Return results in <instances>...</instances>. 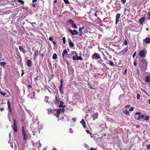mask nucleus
<instances>
[{
	"label": "nucleus",
	"mask_w": 150,
	"mask_h": 150,
	"mask_svg": "<svg viewBox=\"0 0 150 150\" xmlns=\"http://www.w3.org/2000/svg\"><path fill=\"white\" fill-rule=\"evenodd\" d=\"M22 134L23 135H26V133L23 129V127H22Z\"/></svg>",
	"instance_id": "28"
},
{
	"label": "nucleus",
	"mask_w": 150,
	"mask_h": 150,
	"mask_svg": "<svg viewBox=\"0 0 150 150\" xmlns=\"http://www.w3.org/2000/svg\"><path fill=\"white\" fill-rule=\"evenodd\" d=\"M82 60V58L81 56H77V60Z\"/></svg>",
	"instance_id": "35"
},
{
	"label": "nucleus",
	"mask_w": 150,
	"mask_h": 150,
	"mask_svg": "<svg viewBox=\"0 0 150 150\" xmlns=\"http://www.w3.org/2000/svg\"><path fill=\"white\" fill-rule=\"evenodd\" d=\"M54 115L57 117V118H59V115L57 114V113L56 112L54 114Z\"/></svg>",
	"instance_id": "39"
},
{
	"label": "nucleus",
	"mask_w": 150,
	"mask_h": 150,
	"mask_svg": "<svg viewBox=\"0 0 150 150\" xmlns=\"http://www.w3.org/2000/svg\"><path fill=\"white\" fill-rule=\"evenodd\" d=\"M69 46L71 47H74V43L71 42H70L69 43Z\"/></svg>",
	"instance_id": "29"
},
{
	"label": "nucleus",
	"mask_w": 150,
	"mask_h": 150,
	"mask_svg": "<svg viewBox=\"0 0 150 150\" xmlns=\"http://www.w3.org/2000/svg\"><path fill=\"white\" fill-rule=\"evenodd\" d=\"M1 94L3 96H5L6 95V93H3V92H1Z\"/></svg>",
	"instance_id": "49"
},
{
	"label": "nucleus",
	"mask_w": 150,
	"mask_h": 150,
	"mask_svg": "<svg viewBox=\"0 0 150 150\" xmlns=\"http://www.w3.org/2000/svg\"><path fill=\"white\" fill-rule=\"evenodd\" d=\"M145 81L147 82H150V77L148 76H146L145 77Z\"/></svg>",
	"instance_id": "21"
},
{
	"label": "nucleus",
	"mask_w": 150,
	"mask_h": 150,
	"mask_svg": "<svg viewBox=\"0 0 150 150\" xmlns=\"http://www.w3.org/2000/svg\"><path fill=\"white\" fill-rule=\"evenodd\" d=\"M38 50H36L34 51V54L33 55V58L34 60H35L36 59L37 57L38 56Z\"/></svg>",
	"instance_id": "10"
},
{
	"label": "nucleus",
	"mask_w": 150,
	"mask_h": 150,
	"mask_svg": "<svg viewBox=\"0 0 150 150\" xmlns=\"http://www.w3.org/2000/svg\"><path fill=\"white\" fill-rule=\"evenodd\" d=\"M17 1L18 2L21 3L22 5L24 3V1L22 0H17Z\"/></svg>",
	"instance_id": "33"
},
{
	"label": "nucleus",
	"mask_w": 150,
	"mask_h": 150,
	"mask_svg": "<svg viewBox=\"0 0 150 150\" xmlns=\"http://www.w3.org/2000/svg\"><path fill=\"white\" fill-rule=\"evenodd\" d=\"M39 78V76H37L36 78H35L34 79L35 81H36L38 80Z\"/></svg>",
	"instance_id": "50"
},
{
	"label": "nucleus",
	"mask_w": 150,
	"mask_h": 150,
	"mask_svg": "<svg viewBox=\"0 0 150 150\" xmlns=\"http://www.w3.org/2000/svg\"><path fill=\"white\" fill-rule=\"evenodd\" d=\"M69 132L70 133H73V130L71 129V128H70L69 129Z\"/></svg>",
	"instance_id": "48"
},
{
	"label": "nucleus",
	"mask_w": 150,
	"mask_h": 150,
	"mask_svg": "<svg viewBox=\"0 0 150 150\" xmlns=\"http://www.w3.org/2000/svg\"><path fill=\"white\" fill-rule=\"evenodd\" d=\"M23 139L24 140H26L27 139L28 137L26 135H23Z\"/></svg>",
	"instance_id": "36"
},
{
	"label": "nucleus",
	"mask_w": 150,
	"mask_h": 150,
	"mask_svg": "<svg viewBox=\"0 0 150 150\" xmlns=\"http://www.w3.org/2000/svg\"><path fill=\"white\" fill-rule=\"evenodd\" d=\"M145 20V17H142L141 18L139 19V23L142 24H143V22H144Z\"/></svg>",
	"instance_id": "16"
},
{
	"label": "nucleus",
	"mask_w": 150,
	"mask_h": 150,
	"mask_svg": "<svg viewBox=\"0 0 150 150\" xmlns=\"http://www.w3.org/2000/svg\"><path fill=\"white\" fill-rule=\"evenodd\" d=\"M77 54H76V55H74L72 57V59L74 60H77Z\"/></svg>",
	"instance_id": "26"
},
{
	"label": "nucleus",
	"mask_w": 150,
	"mask_h": 150,
	"mask_svg": "<svg viewBox=\"0 0 150 150\" xmlns=\"http://www.w3.org/2000/svg\"><path fill=\"white\" fill-rule=\"evenodd\" d=\"M60 82L61 83V84L60 85V86L59 87V89H60L61 90V89L62 88V86H63V80L61 79L60 81Z\"/></svg>",
	"instance_id": "24"
},
{
	"label": "nucleus",
	"mask_w": 150,
	"mask_h": 150,
	"mask_svg": "<svg viewBox=\"0 0 150 150\" xmlns=\"http://www.w3.org/2000/svg\"><path fill=\"white\" fill-rule=\"evenodd\" d=\"M56 100L57 101L60 102V104L59 105V107H62L64 108L65 107V105H63L64 104L63 102L62 101H59V100H57V98H56Z\"/></svg>",
	"instance_id": "9"
},
{
	"label": "nucleus",
	"mask_w": 150,
	"mask_h": 150,
	"mask_svg": "<svg viewBox=\"0 0 150 150\" xmlns=\"http://www.w3.org/2000/svg\"><path fill=\"white\" fill-rule=\"evenodd\" d=\"M62 111V110H61V109H58L57 111V114L59 115V114L61 113V111Z\"/></svg>",
	"instance_id": "34"
},
{
	"label": "nucleus",
	"mask_w": 150,
	"mask_h": 150,
	"mask_svg": "<svg viewBox=\"0 0 150 150\" xmlns=\"http://www.w3.org/2000/svg\"><path fill=\"white\" fill-rule=\"evenodd\" d=\"M84 28V27L83 26L81 27H80L79 28V30H82Z\"/></svg>",
	"instance_id": "41"
},
{
	"label": "nucleus",
	"mask_w": 150,
	"mask_h": 150,
	"mask_svg": "<svg viewBox=\"0 0 150 150\" xmlns=\"http://www.w3.org/2000/svg\"><path fill=\"white\" fill-rule=\"evenodd\" d=\"M59 91L60 92V93L61 94H62L63 93H62V89H61V90H60V89H59Z\"/></svg>",
	"instance_id": "61"
},
{
	"label": "nucleus",
	"mask_w": 150,
	"mask_h": 150,
	"mask_svg": "<svg viewBox=\"0 0 150 150\" xmlns=\"http://www.w3.org/2000/svg\"><path fill=\"white\" fill-rule=\"evenodd\" d=\"M123 112L124 114L126 115H129V111L127 109H125L123 111Z\"/></svg>",
	"instance_id": "19"
},
{
	"label": "nucleus",
	"mask_w": 150,
	"mask_h": 150,
	"mask_svg": "<svg viewBox=\"0 0 150 150\" xmlns=\"http://www.w3.org/2000/svg\"><path fill=\"white\" fill-rule=\"evenodd\" d=\"M64 1L65 4H69V1L68 0H64Z\"/></svg>",
	"instance_id": "38"
},
{
	"label": "nucleus",
	"mask_w": 150,
	"mask_h": 150,
	"mask_svg": "<svg viewBox=\"0 0 150 150\" xmlns=\"http://www.w3.org/2000/svg\"><path fill=\"white\" fill-rule=\"evenodd\" d=\"M72 120L73 121V122H74L76 121V119L74 118H73L72 119Z\"/></svg>",
	"instance_id": "60"
},
{
	"label": "nucleus",
	"mask_w": 150,
	"mask_h": 150,
	"mask_svg": "<svg viewBox=\"0 0 150 150\" xmlns=\"http://www.w3.org/2000/svg\"><path fill=\"white\" fill-rule=\"evenodd\" d=\"M140 95L139 94H137V99H138V100L140 98Z\"/></svg>",
	"instance_id": "42"
},
{
	"label": "nucleus",
	"mask_w": 150,
	"mask_h": 150,
	"mask_svg": "<svg viewBox=\"0 0 150 150\" xmlns=\"http://www.w3.org/2000/svg\"><path fill=\"white\" fill-rule=\"evenodd\" d=\"M86 132L88 133V134H91V132H90L89 130H86Z\"/></svg>",
	"instance_id": "56"
},
{
	"label": "nucleus",
	"mask_w": 150,
	"mask_h": 150,
	"mask_svg": "<svg viewBox=\"0 0 150 150\" xmlns=\"http://www.w3.org/2000/svg\"><path fill=\"white\" fill-rule=\"evenodd\" d=\"M71 53L73 55L75 54V55H76V54H77L75 51H72L71 52Z\"/></svg>",
	"instance_id": "43"
},
{
	"label": "nucleus",
	"mask_w": 150,
	"mask_h": 150,
	"mask_svg": "<svg viewBox=\"0 0 150 150\" xmlns=\"http://www.w3.org/2000/svg\"><path fill=\"white\" fill-rule=\"evenodd\" d=\"M107 61L108 62L110 66L112 67H114L115 66V65L114 63L112 62L111 61L108 60Z\"/></svg>",
	"instance_id": "22"
},
{
	"label": "nucleus",
	"mask_w": 150,
	"mask_h": 150,
	"mask_svg": "<svg viewBox=\"0 0 150 150\" xmlns=\"http://www.w3.org/2000/svg\"><path fill=\"white\" fill-rule=\"evenodd\" d=\"M136 52H134V54H133V55H132L133 57H135V56L136 55Z\"/></svg>",
	"instance_id": "55"
},
{
	"label": "nucleus",
	"mask_w": 150,
	"mask_h": 150,
	"mask_svg": "<svg viewBox=\"0 0 150 150\" xmlns=\"http://www.w3.org/2000/svg\"><path fill=\"white\" fill-rule=\"evenodd\" d=\"M45 98L46 99V102H47V100H48V99H49V97L47 96H45Z\"/></svg>",
	"instance_id": "58"
},
{
	"label": "nucleus",
	"mask_w": 150,
	"mask_h": 150,
	"mask_svg": "<svg viewBox=\"0 0 150 150\" xmlns=\"http://www.w3.org/2000/svg\"><path fill=\"white\" fill-rule=\"evenodd\" d=\"M13 125H12L11 127H12L13 130L15 132H17V122L16 119L13 120Z\"/></svg>",
	"instance_id": "2"
},
{
	"label": "nucleus",
	"mask_w": 150,
	"mask_h": 150,
	"mask_svg": "<svg viewBox=\"0 0 150 150\" xmlns=\"http://www.w3.org/2000/svg\"><path fill=\"white\" fill-rule=\"evenodd\" d=\"M80 123L81 124H82V125L84 128L86 127V123L84 120L83 119H82L81 121L80 122Z\"/></svg>",
	"instance_id": "13"
},
{
	"label": "nucleus",
	"mask_w": 150,
	"mask_h": 150,
	"mask_svg": "<svg viewBox=\"0 0 150 150\" xmlns=\"http://www.w3.org/2000/svg\"><path fill=\"white\" fill-rule=\"evenodd\" d=\"M92 58L93 59L97 60L100 58V56L98 53H95L92 55Z\"/></svg>",
	"instance_id": "3"
},
{
	"label": "nucleus",
	"mask_w": 150,
	"mask_h": 150,
	"mask_svg": "<svg viewBox=\"0 0 150 150\" xmlns=\"http://www.w3.org/2000/svg\"><path fill=\"white\" fill-rule=\"evenodd\" d=\"M141 69L144 71H145L147 69V62L144 59L142 60L139 63Z\"/></svg>",
	"instance_id": "1"
},
{
	"label": "nucleus",
	"mask_w": 150,
	"mask_h": 150,
	"mask_svg": "<svg viewBox=\"0 0 150 150\" xmlns=\"http://www.w3.org/2000/svg\"><path fill=\"white\" fill-rule=\"evenodd\" d=\"M52 58L54 59H56L57 58V54L56 53H54L53 54Z\"/></svg>",
	"instance_id": "25"
},
{
	"label": "nucleus",
	"mask_w": 150,
	"mask_h": 150,
	"mask_svg": "<svg viewBox=\"0 0 150 150\" xmlns=\"http://www.w3.org/2000/svg\"><path fill=\"white\" fill-rule=\"evenodd\" d=\"M121 14L119 13L117 14L116 16L115 24H117L119 21V19L120 16Z\"/></svg>",
	"instance_id": "8"
},
{
	"label": "nucleus",
	"mask_w": 150,
	"mask_h": 150,
	"mask_svg": "<svg viewBox=\"0 0 150 150\" xmlns=\"http://www.w3.org/2000/svg\"><path fill=\"white\" fill-rule=\"evenodd\" d=\"M68 22L71 25L72 28L74 29H77V26L76 25V24L73 22V21L72 19H69L68 21Z\"/></svg>",
	"instance_id": "5"
},
{
	"label": "nucleus",
	"mask_w": 150,
	"mask_h": 150,
	"mask_svg": "<svg viewBox=\"0 0 150 150\" xmlns=\"http://www.w3.org/2000/svg\"><path fill=\"white\" fill-rule=\"evenodd\" d=\"M149 17L148 18V19H150V11H149Z\"/></svg>",
	"instance_id": "64"
},
{
	"label": "nucleus",
	"mask_w": 150,
	"mask_h": 150,
	"mask_svg": "<svg viewBox=\"0 0 150 150\" xmlns=\"http://www.w3.org/2000/svg\"><path fill=\"white\" fill-rule=\"evenodd\" d=\"M144 42L146 44H149L150 43V38H146L144 39Z\"/></svg>",
	"instance_id": "17"
},
{
	"label": "nucleus",
	"mask_w": 150,
	"mask_h": 150,
	"mask_svg": "<svg viewBox=\"0 0 150 150\" xmlns=\"http://www.w3.org/2000/svg\"><path fill=\"white\" fill-rule=\"evenodd\" d=\"M21 71H22V72L21 74V76H22L23 75V74H24V71H23V70H22Z\"/></svg>",
	"instance_id": "59"
},
{
	"label": "nucleus",
	"mask_w": 150,
	"mask_h": 150,
	"mask_svg": "<svg viewBox=\"0 0 150 150\" xmlns=\"http://www.w3.org/2000/svg\"><path fill=\"white\" fill-rule=\"evenodd\" d=\"M97 12H98L96 11V12L94 13V15L96 17H97L98 16Z\"/></svg>",
	"instance_id": "57"
},
{
	"label": "nucleus",
	"mask_w": 150,
	"mask_h": 150,
	"mask_svg": "<svg viewBox=\"0 0 150 150\" xmlns=\"http://www.w3.org/2000/svg\"><path fill=\"white\" fill-rule=\"evenodd\" d=\"M31 93L33 95V97L35 96V92L34 91L32 92Z\"/></svg>",
	"instance_id": "51"
},
{
	"label": "nucleus",
	"mask_w": 150,
	"mask_h": 150,
	"mask_svg": "<svg viewBox=\"0 0 150 150\" xmlns=\"http://www.w3.org/2000/svg\"><path fill=\"white\" fill-rule=\"evenodd\" d=\"M134 107H132L130 108V109L129 110V111H132L134 110Z\"/></svg>",
	"instance_id": "40"
},
{
	"label": "nucleus",
	"mask_w": 150,
	"mask_h": 150,
	"mask_svg": "<svg viewBox=\"0 0 150 150\" xmlns=\"http://www.w3.org/2000/svg\"><path fill=\"white\" fill-rule=\"evenodd\" d=\"M144 115H139L138 116V120H140V119H144Z\"/></svg>",
	"instance_id": "23"
},
{
	"label": "nucleus",
	"mask_w": 150,
	"mask_h": 150,
	"mask_svg": "<svg viewBox=\"0 0 150 150\" xmlns=\"http://www.w3.org/2000/svg\"><path fill=\"white\" fill-rule=\"evenodd\" d=\"M0 64L3 66H4L6 64V63L3 62H0Z\"/></svg>",
	"instance_id": "30"
},
{
	"label": "nucleus",
	"mask_w": 150,
	"mask_h": 150,
	"mask_svg": "<svg viewBox=\"0 0 150 150\" xmlns=\"http://www.w3.org/2000/svg\"><path fill=\"white\" fill-rule=\"evenodd\" d=\"M115 9L117 11H119L120 9L121 6L120 4H118L115 7Z\"/></svg>",
	"instance_id": "20"
},
{
	"label": "nucleus",
	"mask_w": 150,
	"mask_h": 150,
	"mask_svg": "<svg viewBox=\"0 0 150 150\" xmlns=\"http://www.w3.org/2000/svg\"><path fill=\"white\" fill-rule=\"evenodd\" d=\"M8 107L9 110V112L11 115H12L13 112L11 107V102L9 100H8L7 102Z\"/></svg>",
	"instance_id": "4"
},
{
	"label": "nucleus",
	"mask_w": 150,
	"mask_h": 150,
	"mask_svg": "<svg viewBox=\"0 0 150 150\" xmlns=\"http://www.w3.org/2000/svg\"><path fill=\"white\" fill-rule=\"evenodd\" d=\"M126 0H121V2L123 4H125L126 2Z\"/></svg>",
	"instance_id": "45"
},
{
	"label": "nucleus",
	"mask_w": 150,
	"mask_h": 150,
	"mask_svg": "<svg viewBox=\"0 0 150 150\" xmlns=\"http://www.w3.org/2000/svg\"><path fill=\"white\" fill-rule=\"evenodd\" d=\"M68 53L66 49L64 50L62 53V59H64V55Z\"/></svg>",
	"instance_id": "15"
},
{
	"label": "nucleus",
	"mask_w": 150,
	"mask_h": 150,
	"mask_svg": "<svg viewBox=\"0 0 150 150\" xmlns=\"http://www.w3.org/2000/svg\"><path fill=\"white\" fill-rule=\"evenodd\" d=\"M146 51L141 50L139 52V56L141 57H145L146 56Z\"/></svg>",
	"instance_id": "7"
},
{
	"label": "nucleus",
	"mask_w": 150,
	"mask_h": 150,
	"mask_svg": "<svg viewBox=\"0 0 150 150\" xmlns=\"http://www.w3.org/2000/svg\"><path fill=\"white\" fill-rule=\"evenodd\" d=\"M88 150H97L96 148L91 147L90 149H88Z\"/></svg>",
	"instance_id": "46"
},
{
	"label": "nucleus",
	"mask_w": 150,
	"mask_h": 150,
	"mask_svg": "<svg viewBox=\"0 0 150 150\" xmlns=\"http://www.w3.org/2000/svg\"><path fill=\"white\" fill-rule=\"evenodd\" d=\"M99 59L97 60L98 62L100 64H102L103 67H105L106 66V65L105 64L103 63V60L101 59Z\"/></svg>",
	"instance_id": "11"
},
{
	"label": "nucleus",
	"mask_w": 150,
	"mask_h": 150,
	"mask_svg": "<svg viewBox=\"0 0 150 150\" xmlns=\"http://www.w3.org/2000/svg\"><path fill=\"white\" fill-rule=\"evenodd\" d=\"M32 62L30 59H28L27 61V65L28 67H30L32 66Z\"/></svg>",
	"instance_id": "14"
},
{
	"label": "nucleus",
	"mask_w": 150,
	"mask_h": 150,
	"mask_svg": "<svg viewBox=\"0 0 150 150\" xmlns=\"http://www.w3.org/2000/svg\"><path fill=\"white\" fill-rule=\"evenodd\" d=\"M79 35L81 37H82V34H83V31L82 30H79Z\"/></svg>",
	"instance_id": "27"
},
{
	"label": "nucleus",
	"mask_w": 150,
	"mask_h": 150,
	"mask_svg": "<svg viewBox=\"0 0 150 150\" xmlns=\"http://www.w3.org/2000/svg\"><path fill=\"white\" fill-rule=\"evenodd\" d=\"M98 113L97 112L93 113L92 115V117L93 118V120H94L95 119L98 118Z\"/></svg>",
	"instance_id": "12"
},
{
	"label": "nucleus",
	"mask_w": 150,
	"mask_h": 150,
	"mask_svg": "<svg viewBox=\"0 0 150 150\" xmlns=\"http://www.w3.org/2000/svg\"><path fill=\"white\" fill-rule=\"evenodd\" d=\"M131 105H128L125 106V108H129L130 107Z\"/></svg>",
	"instance_id": "52"
},
{
	"label": "nucleus",
	"mask_w": 150,
	"mask_h": 150,
	"mask_svg": "<svg viewBox=\"0 0 150 150\" xmlns=\"http://www.w3.org/2000/svg\"><path fill=\"white\" fill-rule=\"evenodd\" d=\"M62 40L63 42V43L65 44L66 43L65 38L64 37H63L62 38Z\"/></svg>",
	"instance_id": "37"
},
{
	"label": "nucleus",
	"mask_w": 150,
	"mask_h": 150,
	"mask_svg": "<svg viewBox=\"0 0 150 150\" xmlns=\"http://www.w3.org/2000/svg\"><path fill=\"white\" fill-rule=\"evenodd\" d=\"M52 43L53 44V45H56V44H57V43H56V42H55V41H52Z\"/></svg>",
	"instance_id": "63"
},
{
	"label": "nucleus",
	"mask_w": 150,
	"mask_h": 150,
	"mask_svg": "<svg viewBox=\"0 0 150 150\" xmlns=\"http://www.w3.org/2000/svg\"><path fill=\"white\" fill-rule=\"evenodd\" d=\"M33 7L35 8L36 7V4H33L32 5Z\"/></svg>",
	"instance_id": "53"
},
{
	"label": "nucleus",
	"mask_w": 150,
	"mask_h": 150,
	"mask_svg": "<svg viewBox=\"0 0 150 150\" xmlns=\"http://www.w3.org/2000/svg\"><path fill=\"white\" fill-rule=\"evenodd\" d=\"M149 117L148 116H146L145 117H144V119L145 120H148L149 119Z\"/></svg>",
	"instance_id": "32"
},
{
	"label": "nucleus",
	"mask_w": 150,
	"mask_h": 150,
	"mask_svg": "<svg viewBox=\"0 0 150 150\" xmlns=\"http://www.w3.org/2000/svg\"><path fill=\"white\" fill-rule=\"evenodd\" d=\"M123 43L126 45H127V40H125L124 41V42H123Z\"/></svg>",
	"instance_id": "44"
},
{
	"label": "nucleus",
	"mask_w": 150,
	"mask_h": 150,
	"mask_svg": "<svg viewBox=\"0 0 150 150\" xmlns=\"http://www.w3.org/2000/svg\"><path fill=\"white\" fill-rule=\"evenodd\" d=\"M27 86L28 87V89H31V88H32V86L31 85H28Z\"/></svg>",
	"instance_id": "47"
},
{
	"label": "nucleus",
	"mask_w": 150,
	"mask_h": 150,
	"mask_svg": "<svg viewBox=\"0 0 150 150\" xmlns=\"http://www.w3.org/2000/svg\"><path fill=\"white\" fill-rule=\"evenodd\" d=\"M4 110V108H0V110L1 111H2Z\"/></svg>",
	"instance_id": "62"
},
{
	"label": "nucleus",
	"mask_w": 150,
	"mask_h": 150,
	"mask_svg": "<svg viewBox=\"0 0 150 150\" xmlns=\"http://www.w3.org/2000/svg\"><path fill=\"white\" fill-rule=\"evenodd\" d=\"M19 47L20 50L21 52H22L24 54H25V50L24 49V48L21 47L20 46H19Z\"/></svg>",
	"instance_id": "18"
},
{
	"label": "nucleus",
	"mask_w": 150,
	"mask_h": 150,
	"mask_svg": "<svg viewBox=\"0 0 150 150\" xmlns=\"http://www.w3.org/2000/svg\"><path fill=\"white\" fill-rule=\"evenodd\" d=\"M47 113L48 114H50L52 112V110L51 108H48L47 109Z\"/></svg>",
	"instance_id": "31"
},
{
	"label": "nucleus",
	"mask_w": 150,
	"mask_h": 150,
	"mask_svg": "<svg viewBox=\"0 0 150 150\" xmlns=\"http://www.w3.org/2000/svg\"><path fill=\"white\" fill-rule=\"evenodd\" d=\"M49 40L50 41H52L53 40V38L52 37H50L49 38Z\"/></svg>",
	"instance_id": "54"
},
{
	"label": "nucleus",
	"mask_w": 150,
	"mask_h": 150,
	"mask_svg": "<svg viewBox=\"0 0 150 150\" xmlns=\"http://www.w3.org/2000/svg\"><path fill=\"white\" fill-rule=\"evenodd\" d=\"M68 31L73 35H75L78 34V32L75 30H72L71 29H69Z\"/></svg>",
	"instance_id": "6"
}]
</instances>
